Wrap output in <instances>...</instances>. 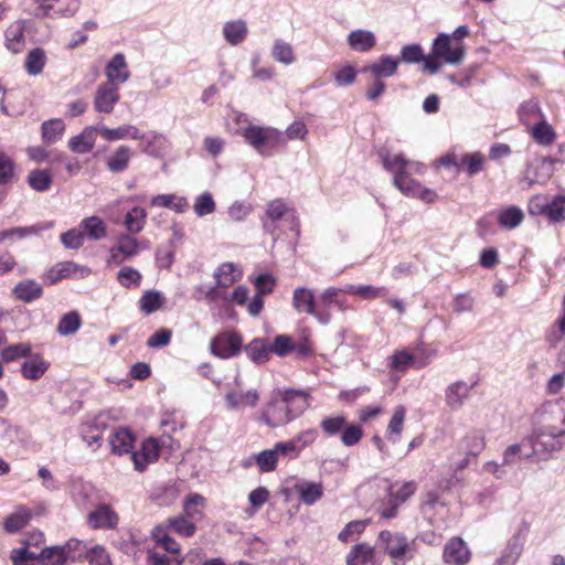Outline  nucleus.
Listing matches in <instances>:
<instances>
[{"label": "nucleus", "mask_w": 565, "mask_h": 565, "mask_svg": "<svg viewBox=\"0 0 565 565\" xmlns=\"http://www.w3.org/2000/svg\"><path fill=\"white\" fill-rule=\"evenodd\" d=\"M310 406V393L306 390L276 388L264 405L260 420L268 427L287 425Z\"/></svg>", "instance_id": "f257e3e1"}, {"label": "nucleus", "mask_w": 565, "mask_h": 565, "mask_svg": "<svg viewBox=\"0 0 565 565\" xmlns=\"http://www.w3.org/2000/svg\"><path fill=\"white\" fill-rule=\"evenodd\" d=\"M380 158L383 168L393 174V185L404 195L418 198L427 203L435 201L436 194L433 190L411 178L412 173L424 174L425 166L422 162L408 160L403 153H390L388 151H381Z\"/></svg>", "instance_id": "f03ea898"}, {"label": "nucleus", "mask_w": 565, "mask_h": 565, "mask_svg": "<svg viewBox=\"0 0 565 565\" xmlns=\"http://www.w3.org/2000/svg\"><path fill=\"white\" fill-rule=\"evenodd\" d=\"M376 546L390 557L393 565H406L415 556L414 542L399 532L381 531Z\"/></svg>", "instance_id": "7ed1b4c3"}, {"label": "nucleus", "mask_w": 565, "mask_h": 565, "mask_svg": "<svg viewBox=\"0 0 565 565\" xmlns=\"http://www.w3.org/2000/svg\"><path fill=\"white\" fill-rule=\"evenodd\" d=\"M531 451L525 455L526 459L535 457L540 460L550 459L554 452L564 447V437L534 423L531 435L527 437Z\"/></svg>", "instance_id": "20e7f679"}, {"label": "nucleus", "mask_w": 565, "mask_h": 565, "mask_svg": "<svg viewBox=\"0 0 565 565\" xmlns=\"http://www.w3.org/2000/svg\"><path fill=\"white\" fill-rule=\"evenodd\" d=\"M245 141L262 156H271L275 148L281 142L282 134L271 127L247 124L238 130Z\"/></svg>", "instance_id": "39448f33"}, {"label": "nucleus", "mask_w": 565, "mask_h": 565, "mask_svg": "<svg viewBox=\"0 0 565 565\" xmlns=\"http://www.w3.org/2000/svg\"><path fill=\"white\" fill-rule=\"evenodd\" d=\"M534 423L565 437V398L542 404L534 413Z\"/></svg>", "instance_id": "423d86ee"}, {"label": "nucleus", "mask_w": 565, "mask_h": 565, "mask_svg": "<svg viewBox=\"0 0 565 565\" xmlns=\"http://www.w3.org/2000/svg\"><path fill=\"white\" fill-rule=\"evenodd\" d=\"M484 448V431L481 429L469 430L458 443V452L463 455V458L455 463V470L466 469L470 465L471 459L477 458Z\"/></svg>", "instance_id": "0eeeda50"}, {"label": "nucleus", "mask_w": 565, "mask_h": 565, "mask_svg": "<svg viewBox=\"0 0 565 565\" xmlns=\"http://www.w3.org/2000/svg\"><path fill=\"white\" fill-rule=\"evenodd\" d=\"M292 306L296 311L313 317L322 326H328L332 320V315L329 310L318 309L311 289L305 287L296 288L292 292Z\"/></svg>", "instance_id": "6e6552de"}, {"label": "nucleus", "mask_w": 565, "mask_h": 565, "mask_svg": "<svg viewBox=\"0 0 565 565\" xmlns=\"http://www.w3.org/2000/svg\"><path fill=\"white\" fill-rule=\"evenodd\" d=\"M433 55L447 64L460 65L466 56V47L460 41L452 44L449 34L440 33L434 41Z\"/></svg>", "instance_id": "1a4fd4ad"}, {"label": "nucleus", "mask_w": 565, "mask_h": 565, "mask_svg": "<svg viewBox=\"0 0 565 565\" xmlns=\"http://www.w3.org/2000/svg\"><path fill=\"white\" fill-rule=\"evenodd\" d=\"M38 4L36 17L67 18L79 9V0H33Z\"/></svg>", "instance_id": "9d476101"}, {"label": "nucleus", "mask_w": 565, "mask_h": 565, "mask_svg": "<svg viewBox=\"0 0 565 565\" xmlns=\"http://www.w3.org/2000/svg\"><path fill=\"white\" fill-rule=\"evenodd\" d=\"M471 551L461 537L450 539L444 546L443 561L447 565H467Z\"/></svg>", "instance_id": "9b49d317"}, {"label": "nucleus", "mask_w": 565, "mask_h": 565, "mask_svg": "<svg viewBox=\"0 0 565 565\" xmlns=\"http://www.w3.org/2000/svg\"><path fill=\"white\" fill-rule=\"evenodd\" d=\"M242 347V338L235 332H226L211 341V352L222 359L236 355Z\"/></svg>", "instance_id": "f8f14e48"}, {"label": "nucleus", "mask_w": 565, "mask_h": 565, "mask_svg": "<svg viewBox=\"0 0 565 565\" xmlns=\"http://www.w3.org/2000/svg\"><path fill=\"white\" fill-rule=\"evenodd\" d=\"M476 382L469 384L465 381H457L449 384L445 390V403L450 411H459L470 397Z\"/></svg>", "instance_id": "ddd939ff"}, {"label": "nucleus", "mask_w": 565, "mask_h": 565, "mask_svg": "<svg viewBox=\"0 0 565 565\" xmlns=\"http://www.w3.org/2000/svg\"><path fill=\"white\" fill-rule=\"evenodd\" d=\"M136 234L125 233L119 235L117 245L110 249V258L116 264L130 259L141 249V243L135 237Z\"/></svg>", "instance_id": "4468645a"}, {"label": "nucleus", "mask_w": 565, "mask_h": 565, "mask_svg": "<svg viewBox=\"0 0 565 565\" xmlns=\"http://www.w3.org/2000/svg\"><path fill=\"white\" fill-rule=\"evenodd\" d=\"M118 522V514L107 504H99L87 515V523L94 530H114Z\"/></svg>", "instance_id": "2eb2a0df"}, {"label": "nucleus", "mask_w": 565, "mask_h": 565, "mask_svg": "<svg viewBox=\"0 0 565 565\" xmlns=\"http://www.w3.org/2000/svg\"><path fill=\"white\" fill-rule=\"evenodd\" d=\"M118 86L113 83H102L94 96V108L98 113L110 114L119 100Z\"/></svg>", "instance_id": "dca6fc26"}, {"label": "nucleus", "mask_w": 565, "mask_h": 565, "mask_svg": "<svg viewBox=\"0 0 565 565\" xmlns=\"http://www.w3.org/2000/svg\"><path fill=\"white\" fill-rule=\"evenodd\" d=\"M92 270L88 267L81 266L74 262H63L55 265L47 273L51 284H55L64 278L83 279L89 276Z\"/></svg>", "instance_id": "f3484780"}, {"label": "nucleus", "mask_w": 565, "mask_h": 565, "mask_svg": "<svg viewBox=\"0 0 565 565\" xmlns=\"http://www.w3.org/2000/svg\"><path fill=\"white\" fill-rule=\"evenodd\" d=\"M160 448L161 446L156 438L146 439L139 451L131 452L135 469L141 472L148 463L158 460Z\"/></svg>", "instance_id": "a211bd4d"}, {"label": "nucleus", "mask_w": 565, "mask_h": 565, "mask_svg": "<svg viewBox=\"0 0 565 565\" xmlns=\"http://www.w3.org/2000/svg\"><path fill=\"white\" fill-rule=\"evenodd\" d=\"M399 60L391 55H382L374 63L365 66L362 73H371L375 79L393 76L398 68Z\"/></svg>", "instance_id": "6ab92c4d"}, {"label": "nucleus", "mask_w": 565, "mask_h": 565, "mask_svg": "<svg viewBox=\"0 0 565 565\" xmlns=\"http://www.w3.org/2000/svg\"><path fill=\"white\" fill-rule=\"evenodd\" d=\"M98 134V126H87L79 135L70 139L68 147L73 152L87 153L95 147Z\"/></svg>", "instance_id": "aec40b11"}, {"label": "nucleus", "mask_w": 565, "mask_h": 565, "mask_svg": "<svg viewBox=\"0 0 565 565\" xmlns=\"http://www.w3.org/2000/svg\"><path fill=\"white\" fill-rule=\"evenodd\" d=\"M105 73L108 79L106 83L118 86L128 81L130 73L125 56L120 53L115 54L107 64Z\"/></svg>", "instance_id": "412c9836"}, {"label": "nucleus", "mask_w": 565, "mask_h": 565, "mask_svg": "<svg viewBox=\"0 0 565 565\" xmlns=\"http://www.w3.org/2000/svg\"><path fill=\"white\" fill-rule=\"evenodd\" d=\"M295 491L299 500L306 505H313L323 497L321 482L300 480L295 484Z\"/></svg>", "instance_id": "4be33fe9"}, {"label": "nucleus", "mask_w": 565, "mask_h": 565, "mask_svg": "<svg viewBox=\"0 0 565 565\" xmlns=\"http://www.w3.org/2000/svg\"><path fill=\"white\" fill-rule=\"evenodd\" d=\"M344 292V287H328L320 295V301L324 309L328 310L331 307H335L340 312H345L352 309L348 300L341 297Z\"/></svg>", "instance_id": "5701e85b"}, {"label": "nucleus", "mask_w": 565, "mask_h": 565, "mask_svg": "<svg viewBox=\"0 0 565 565\" xmlns=\"http://www.w3.org/2000/svg\"><path fill=\"white\" fill-rule=\"evenodd\" d=\"M536 209L551 222H563L565 221V195H555L548 202L536 204Z\"/></svg>", "instance_id": "b1692460"}, {"label": "nucleus", "mask_w": 565, "mask_h": 565, "mask_svg": "<svg viewBox=\"0 0 565 565\" xmlns=\"http://www.w3.org/2000/svg\"><path fill=\"white\" fill-rule=\"evenodd\" d=\"M259 394L256 390L245 393L231 391L225 395V402L230 409H239L245 406L255 407L258 404Z\"/></svg>", "instance_id": "393cba45"}, {"label": "nucleus", "mask_w": 565, "mask_h": 565, "mask_svg": "<svg viewBox=\"0 0 565 565\" xmlns=\"http://www.w3.org/2000/svg\"><path fill=\"white\" fill-rule=\"evenodd\" d=\"M53 227V222L35 224L31 226L13 227L0 232V243L6 239H23L29 236L38 235L40 232Z\"/></svg>", "instance_id": "a878e982"}, {"label": "nucleus", "mask_w": 565, "mask_h": 565, "mask_svg": "<svg viewBox=\"0 0 565 565\" xmlns=\"http://www.w3.org/2000/svg\"><path fill=\"white\" fill-rule=\"evenodd\" d=\"M32 518V512L25 505H18L11 514H9L4 522L3 529L8 533H15L28 525Z\"/></svg>", "instance_id": "bb28decb"}, {"label": "nucleus", "mask_w": 565, "mask_h": 565, "mask_svg": "<svg viewBox=\"0 0 565 565\" xmlns=\"http://www.w3.org/2000/svg\"><path fill=\"white\" fill-rule=\"evenodd\" d=\"M348 44L354 51L369 52L375 46L376 39L373 32L360 29L349 33Z\"/></svg>", "instance_id": "cd10ccee"}, {"label": "nucleus", "mask_w": 565, "mask_h": 565, "mask_svg": "<svg viewBox=\"0 0 565 565\" xmlns=\"http://www.w3.org/2000/svg\"><path fill=\"white\" fill-rule=\"evenodd\" d=\"M79 228L90 241H100L107 235L106 223L98 216L85 217L81 221Z\"/></svg>", "instance_id": "c85d7f7f"}, {"label": "nucleus", "mask_w": 565, "mask_h": 565, "mask_svg": "<svg viewBox=\"0 0 565 565\" xmlns=\"http://www.w3.org/2000/svg\"><path fill=\"white\" fill-rule=\"evenodd\" d=\"M132 157V150L128 146H119L106 161V167L110 172L118 173L125 171Z\"/></svg>", "instance_id": "c756f323"}, {"label": "nucleus", "mask_w": 565, "mask_h": 565, "mask_svg": "<svg viewBox=\"0 0 565 565\" xmlns=\"http://www.w3.org/2000/svg\"><path fill=\"white\" fill-rule=\"evenodd\" d=\"M110 446L114 454H129L134 447L135 436L127 428H119L110 436Z\"/></svg>", "instance_id": "7c9ffc66"}, {"label": "nucleus", "mask_w": 565, "mask_h": 565, "mask_svg": "<svg viewBox=\"0 0 565 565\" xmlns=\"http://www.w3.org/2000/svg\"><path fill=\"white\" fill-rule=\"evenodd\" d=\"M217 287L227 288L241 279L242 273L233 263H224L214 271Z\"/></svg>", "instance_id": "2f4dec72"}, {"label": "nucleus", "mask_w": 565, "mask_h": 565, "mask_svg": "<svg viewBox=\"0 0 565 565\" xmlns=\"http://www.w3.org/2000/svg\"><path fill=\"white\" fill-rule=\"evenodd\" d=\"M42 294L43 289L41 285L31 279L20 281L13 288L14 297L24 302H31L35 299H39Z\"/></svg>", "instance_id": "473e14b6"}, {"label": "nucleus", "mask_w": 565, "mask_h": 565, "mask_svg": "<svg viewBox=\"0 0 565 565\" xmlns=\"http://www.w3.org/2000/svg\"><path fill=\"white\" fill-rule=\"evenodd\" d=\"M247 24L244 20L228 21L223 26V36L231 45L242 43L247 36Z\"/></svg>", "instance_id": "72a5a7b5"}, {"label": "nucleus", "mask_w": 565, "mask_h": 565, "mask_svg": "<svg viewBox=\"0 0 565 565\" xmlns=\"http://www.w3.org/2000/svg\"><path fill=\"white\" fill-rule=\"evenodd\" d=\"M147 222V212L140 206H134L124 216V226L129 234L140 233Z\"/></svg>", "instance_id": "f704fd0d"}, {"label": "nucleus", "mask_w": 565, "mask_h": 565, "mask_svg": "<svg viewBox=\"0 0 565 565\" xmlns=\"http://www.w3.org/2000/svg\"><path fill=\"white\" fill-rule=\"evenodd\" d=\"M76 555L65 554L60 546L45 547L40 553V561L42 565H67V563L74 562Z\"/></svg>", "instance_id": "c9c22d12"}, {"label": "nucleus", "mask_w": 565, "mask_h": 565, "mask_svg": "<svg viewBox=\"0 0 565 565\" xmlns=\"http://www.w3.org/2000/svg\"><path fill=\"white\" fill-rule=\"evenodd\" d=\"M49 362H46L40 355H33L21 365V373L28 380H39L49 369Z\"/></svg>", "instance_id": "e433bc0d"}, {"label": "nucleus", "mask_w": 565, "mask_h": 565, "mask_svg": "<svg viewBox=\"0 0 565 565\" xmlns=\"http://www.w3.org/2000/svg\"><path fill=\"white\" fill-rule=\"evenodd\" d=\"M151 205L168 207L175 213H184L189 209L186 199L175 194L154 195L151 199Z\"/></svg>", "instance_id": "4c0bfd02"}, {"label": "nucleus", "mask_w": 565, "mask_h": 565, "mask_svg": "<svg viewBox=\"0 0 565 565\" xmlns=\"http://www.w3.org/2000/svg\"><path fill=\"white\" fill-rule=\"evenodd\" d=\"M344 292L352 296H359L366 300H373L384 297L387 294V289L385 287H376L372 285L348 284L344 286Z\"/></svg>", "instance_id": "58836bf2"}, {"label": "nucleus", "mask_w": 565, "mask_h": 565, "mask_svg": "<svg viewBox=\"0 0 565 565\" xmlns=\"http://www.w3.org/2000/svg\"><path fill=\"white\" fill-rule=\"evenodd\" d=\"M151 536L154 540L156 544L162 547L166 552L173 555L180 554V546L175 542V540L169 535V530L166 525H157L152 530Z\"/></svg>", "instance_id": "ea45409f"}, {"label": "nucleus", "mask_w": 565, "mask_h": 565, "mask_svg": "<svg viewBox=\"0 0 565 565\" xmlns=\"http://www.w3.org/2000/svg\"><path fill=\"white\" fill-rule=\"evenodd\" d=\"M565 338V295L562 303L561 316L545 334V341L551 348H556Z\"/></svg>", "instance_id": "a19ab883"}, {"label": "nucleus", "mask_w": 565, "mask_h": 565, "mask_svg": "<svg viewBox=\"0 0 565 565\" xmlns=\"http://www.w3.org/2000/svg\"><path fill=\"white\" fill-rule=\"evenodd\" d=\"M287 212L286 204L277 199L273 200L267 204L266 220L263 221V225L266 232L274 234V223L280 220Z\"/></svg>", "instance_id": "79ce46f5"}, {"label": "nucleus", "mask_w": 565, "mask_h": 565, "mask_svg": "<svg viewBox=\"0 0 565 565\" xmlns=\"http://www.w3.org/2000/svg\"><path fill=\"white\" fill-rule=\"evenodd\" d=\"M205 503V498L199 493L188 495L183 502V513L189 520L195 522L203 518L202 507Z\"/></svg>", "instance_id": "37998d69"}, {"label": "nucleus", "mask_w": 565, "mask_h": 565, "mask_svg": "<svg viewBox=\"0 0 565 565\" xmlns=\"http://www.w3.org/2000/svg\"><path fill=\"white\" fill-rule=\"evenodd\" d=\"M126 139L132 140H141L142 151L153 154L154 150L151 149V146L161 140V136L151 134L146 136L142 134L136 126L134 125H125Z\"/></svg>", "instance_id": "c03bdc74"}, {"label": "nucleus", "mask_w": 565, "mask_h": 565, "mask_svg": "<svg viewBox=\"0 0 565 565\" xmlns=\"http://www.w3.org/2000/svg\"><path fill=\"white\" fill-rule=\"evenodd\" d=\"M484 162L486 157L480 152L461 153L460 170H466L468 175L472 177L483 170Z\"/></svg>", "instance_id": "a18cd8bd"}, {"label": "nucleus", "mask_w": 565, "mask_h": 565, "mask_svg": "<svg viewBox=\"0 0 565 565\" xmlns=\"http://www.w3.org/2000/svg\"><path fill=\"white\" fill-rule=\"evenodd\" d=\"M247 355L257 363H263L268 360L270 351V343L266 339H254L246 347Z\"/></svg>", "instance_id": "49530a36"}, {"label": "nucleus", "mask_w": 565, "mask_h": 565, "mask_svg": "<svg viewBox=\"0 0 565 565\" xmlns=\"http://www.w3.org/2000/svg\"><path fill=\"white\" fill-rule=\"evenodd\" d=\"M374 550L366 543L356 544L347 555V565H364L373 558Z\"/></svg>", "instance_id": "de8ad7c7"}, {"label": "nucleus", "mask_w": 565, "mask_h": 565, "mask_svg": "<svg viewBox=\"0 0 565 565\" xmlns=\"http://www.w3.org/2000/svg\"><path fill=\"white\" fill-rule=\"evenodd\" d=\"M42 138L47 145L56 142L64 134L65 124L62 119L55 118L42 124Z\"/></svg>", "instance_id": "09e8293b"}, {"label": "nucleus", "mask_w": 565, "mask_h": 565, "mask_svg": "<svg viewBox=\"0 0 565 565\" xmlns=\"http://www.w3.org/2000/svg\"><path fill=\"white\" fill-rule=\"evenodd\" d=\"M406 409L399 405L394 409L393 416L387 425V439L396 443L403 431Z\"/></svg>", "instance_id": "8fccbe9b"}, {"label": "nucleus", "mask_w": 565, "mask_h": 565, "mask_svg": "<svg viewBox=\"0 0 565 565\" xmlns=\"http://www.w3.org/2000/svg\"><path fill=\"white\" fill-rule=\"evenodd\" d=\"M520 119L530 125L532 121L542 120L544 115L540 108L539 100L535 98L524 102L519 108Z\"/></svg>", "instance_id": "3c124183"}, {"label": "nucleus", "mask_w": 565, "mask_h": 565, "mask_svg": "<svg viewBox=\"0 0 565 565\" xmlns=\"http://www.w3.org/2000/svg\"><path fill=\"white\" fill-rule=\"evenodd\" d=\"M531 135L536 142L543 146L552 143L556 137L553 127L544 118L532 127Z\"/></svg>", "instance_id": "603ef678"}, {"label": "nucleus", "mask_w": 565, "mask_h": 565, "mask_svg": "<svg viewBox=\"0 0 565 565\" xmlns=\"http://www.w3.org/2000/svg\"><path fill=\"white\" fill-rule=\"evenodd\" d=\"M271 55L275 61L285 65H290L296 61L291 44L284 40H276L274 42Z\"/></svg>", "instance_id": "864d4df0"}, {"label": "nucleus", "mask_w": 565, "mask_h": 565, "mask_svg": "<svg viewBox=\"0 0 565 565\" xmlns=\"http://www.w3.org/2000/svg\"><path fill=\"white\" fill-rule=\"evenodd\" d=\"M167 522L168 525L166 526L168 530L171 529L173 532L184 537L194 535L196 530L195 523L185 518V515L180 514L179 516L170 518Z\"/></svg>", "instance_id": "5fc2aeb1"}, {"label": "nucleus", "mask_w": 565, "mask_h": 565, "mask_svg": "<svg viewBox=\"0 0 565 565\" xmlns=\"http://www.w3.org/2000/svg\"><path fill=\"white\" fill-rule=\"evenodd\" d=\"M45 53L42 49H33L25 58V70L30 75H39L45 65Z\"/></svg>", "instance_id": "6e6d98bb"}, {"label": "nucleus", "mask_w": 565, "mask_h": 565, "mask_svg": "<svg viewBox=\"0 0 565 565\" xmlns=\"http://www.w3.org/2000/svg\"><path fill=\"white\" fill-rule=\"evenodd\" d=\"M523 212L516 206H510L500 212L498 221L499 224L504 228H514L519 226L523 221Z\"/></svg>", "instance_id": "4d7b16f0"}, {"label": "nucleus", "mask_w": 565, "mask_h": 565, "mask_svg": "<svg viewBox=\"0 0 565 565\" xmlns=\"http://www.w3.org/2000/svg\"><path fill=\"white\" fill-rule=\"evenodd\" d=\"M163 305L161 292L156 290L146 291L139 300V307L142 312L150 315L159 310Z\"/></svg>", "instance_id": "13d9d810"}, {"label": "nucleus", "mask_w": 565, "mask_h": 565, "mask_svg": "<svg viewBox=\"0 0 565 565\" xmlns=\"http://www.w3.org/2000/svg\"><path fill=\"white\" fill-rule=\"evenodd\" d=\"M28 182L33 190L44 192L52 184V175L47 170H33L29 173Z\"/></svg>", "instance_id": "bf43d9fd"}, {"label": "nucleus", "mask_w": 565, "mask_h": 565, "mask_svg": "<svg viewBox=\"0 0 565 565\" xmlns=\"http://www.w3.org/2000/svg\"><path fill=\"white\" fill-rule=\"evenodd\" d=\"M142 275L130 266H124L117 273L118 282L125 288H138L141 284Z\"/></svg>", "instance_id": "052dcab7"}, {"label": "nucleus", "mask_w": 565, "mask_h": 565, "mask_svg": "<svg viewBox=\"0 0 565 565\" xmlns=\"http://www.w3.org/2000/svg\"><path fill=\"white\" fill-rule=\"evenodd\" d=\"M81 324L82 320L79 315L76 311H72L61 318L56 330L61 335H70L74 334L79 329Z\"/></svg>", "instance_id": "680f3d73"}, {"label": "nucleus", "mask_w": 565, "mask_h": 565, "mask_svg": "<svg viewBox=\"0 0 565 565\" xmlns=\"http://www.w3.org/2000/svg\"><path fill=\"white\" fill-rule=\"evenodd\" d=\"M216 209L215 201L210 192H204L195 198L193 210L200 217L214 213Z\"/></svg>", "instance_id": "e2e57ef3"}, {"label": "nucleus", "mask_w": 565, "mask_h": 565, "mask_svg": "<svg viewBox=\"0 0 565 565\" xmlns=\"http://www.w3.org/2000/svg\"><path fill=\"white\" fill-rule=\"evenodd\" d=\"M416 489L417 484L415 481L404 482L397 489L396 486L394 484L391 486L388 489V497H391L392 500H395L399 504H402L415 493Z\"/></svg>", "instance_id": "0e129e2a"}, {"label": "nucleus", "mask_w": 565, "mask_h": 565, "mask_svg": "<svg viewBox=\"0 0 565 565\" xmlns=\"http://www.w3.org/2000/svg\"><path fill=\"white\" fill-rule=\"evenodd\" d=\"M278 457L274 448L260 451L255 457V461L263 472H270L276 469Z\"/></svg>", "instance_id": "69168bd1"}, {"label": "nucleus", "mask_w": 565, "mask_h": 565, "mask_svg": "<svg viewBox=\"0 0 565 565\" xmlns=\"http://www.w3.org/2000/svg\"><path fill=\"white\" fill-rule=\"evenodd\" d=\"M269 499V491L265 487H258L248 495L250 508L246 510L253 516Z\"/></svg>", "instance_id": "338daca9"}, {"label": "nucleus", "mask_w": 565, "mask_h": 565, "mask_svg": "<svg viewBox=\"0 0 565 565\" xmlns=\"http://www.w3.org/2000/svg\"><path fill=\"white\" fill-rule=\"evenodd\" d=\"M345 424L344 416L326 417L321 420L320 427L327 436H334L342 433Z\"/></svg>", "instance_id": "774afa93"}]
</instances>
